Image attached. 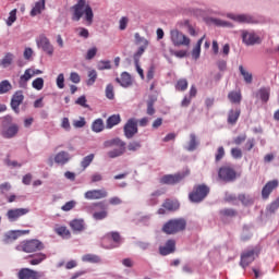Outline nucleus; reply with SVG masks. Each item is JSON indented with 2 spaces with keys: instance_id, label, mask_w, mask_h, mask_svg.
I'll return each mask as SVG.
<instances>
[{
  "instance_id": "obj_3",
  "label": "nucleus",
  "mask_w": 279,
  "mask_h": 279,
  "mask_svg": "<svg viewBox=\"0 0 279 279\" xmlns=\"http://www.w3.org/2000/svg\"><path fill=\"white\" fill-rule=\"evenodd\" d=\"M17 250L25 252L26 254H32L34 252H41V250H45V244L37 239L25 240L21 242Z\"/></svg>"
},
{
  "instance_id": "obj_26",
  "label": "nucleus",
  "mask_w": 279,
  "mask_h": 279,
  "mask_svg": "<svg viewBox=\"0 0 279 279\" xmlns=\"http://www.w3.org/2000/svg\"><path fill=\"white\" fill-rule=\"evenodd\" d=\"M70 228L74 232H83L85 228L84 219H74L70 222Z\"/></svg>"
},
{
  "instance_id": "obj_59",
  "label": "nucleus",
  "mask_w": 279,
  "mask_h": 279,
  "mask_svg": "<svg viewBox=\"0 0 279 279\" xmlns=\"http://www.w3.org/2000/svg\"><path fill=\"white\" fill-rule=\"evenodd\" d=\"M191 173V171H189V169H185L182 172H178L175 174V182H181V180H184V178H186V175H189Z\"/></svg>"
},
{
  "instance_id": "obj_57",
  "label": "nucleus",
  "mask_w": 279,
  "mask_h": 279,
  "mask_svg": "<svg viewBox=\"0 0 279 279\" xmlns=\"http://www.w3.org/2000/svg\"><path fill=\"white\" fill-rule=\"evenodd\" d=\"M112 69L110 61H99L98 63V71H106Z\"/></svg>"
},
{
  "instance_id": "obj_41",
  "label": "nucleus",
  "mask_w": 279,
  "mask_h": 279,
  "mask_svg": "<svg viewBox=\"0 0 279 279\" xmlns=\"http://www.w3.org/2000/svg\"><path fill=\"white\" fill-rule=\"evenodd\" d=\"M154 104H156V98H150L147 101L146 114H148L149 117H154V114H156V109L154 108Z\"/></svg>"
},
{
  "instance_id": "obj_1",
  "label": "nucleus",
  "mask_w": 279,
  "mask_h": 279,
  "mask_svg": "<svg viewBox=\"0 0 279 279\" xmlns=\"http://www.w3.org/2000/svg\"><path fill=\"white\" fill-rule=\"evenodd\" d=\"M72 21H80L82 16H85L86 25H93V19L95 14L93 13V8L86 0H78L76 4L72 7Z\"/></svg>"
},
{
  "instance_id": "obj_43",
  "label": "nucleus",
  "mask_w": 279,
  "mask_h": 279,
  "mask_svg": "<svg viewBox=\"0 0 279 279\" xmlns=\"http://www.w3.org/2000/svg\"><path fill=\"white\" fill-rule=\"evenodd\" d=\"M183 230H186V220L179 218L175 220V232H182Z\"/></svg>"
},
{
  "instance_id": "obj_39",
  "label": "nucleus",
  "mask_w": 279,
  "mask_h": 279,
  "mask_svg": "<svg viewBox=\"0 0 279 279\" xmlns=\"http://www.w3.org/2000/svg\"><path fill=\"white\" fill-rule=\"evenodd\" d=\"M47 259V255L44 253H38L37 255H35L31 260H29V265H40V263H43V260Z\"/></svg>"
},
{
  "instance_id": "obj_61",
  "label": "nucleus",
  "mask_w": 279,
  "mask_h": 279,
  "mask_svg": "<svg viewBox=\"0 0 279 279\" xmlns=\"http://www.w3.org/2000/svg\"><path fill=\"white\" fill-rule=\"evenodd\" d=\"M70 81H72L73 84H80L82 82V77L77 72L70 73Z\"/></svg>"
},
{
  "instance_id": "obj_12",
  "label": "nucleus",
  "mask_w": 279,
  "mask_h": 279,
  "mask_svg": "<svg viewBox=\"0 0 279 279\" xmlns=\"http://www.w3.org/2000/svg\"><path fill=\"white\" fill-rule=\"evenodd\" d=\"M278 184L279 182L277 179L268 181L262 190L263 199H269V196L271 195V193H274V191H276Z\"/></svg>"
},
{
  "instance_id": "obj_45",
  "label": "nucleus",
  "mask_w": 279,
  "mask_h": 279,
  "mask_svg": "<svg viewBox=\"0 0 279 279\" xmlns=\"http://www.w3.org/2000/svg\"><path fill=\"white\" fill-rule=\"evenodd\" d=\"M93 160H95V154L87 155L86 157L83 158L81 162V167L83 169L90 167V162H93Z\"/></svg>"
},
{
  "instance_id": "obj_62",
  "label": "nucleus",
  "mask_w": 279,
  "mask_h": 279,
  "mask_svg": "<svg viewBox=\"0 0 279 279\" xmlns=\"http://www.w3.org/2000/svg\"><path fill=\"white\" fill-rule=\"evenodd\" d=\"M220 215H223L225 217H236V210H234V209H222L220 211Z\"/></svg>"
},
{
  "instance_id": "obj_18",
  "label": "nucleus",
  "mask_w": 279,
  "mask_h": 279,
  "mask_svg": "<svg viewBox=\"0 0 279 279\" xmlns=\"http://www.w3.org/2000/svg\"><path fill=\"white\" fill-rule=\"evenodd\" d=\"M271 95V87H260L257 93L256 97L263 101V104H267L269 101V97Z\"/></svg>"
},
{
  "instance_id": "obj_22",
  "label": "nucleus",
  "mask_w": 279,
  "mask_h": 279,
  "mask_svg": "<svg viewBox=\"0 0 279 279\" xmlns=\"http://www.w3.org/2000/svg\"><path fill=\"white\" fill-rule=\"evenodd\" d=\"M175 45H177V47H180V46L191 47V38H189L186 35H184L180 32H177Z\"/></svg>"
},
{
  "instance_id": "obj_7",
  "label": "nucleus",
  "mask_w": 279,
  "mask_h": 279,
  "mask_svg": "<svg viewBox=\"0 0 279 279\" xmlns=\"http://www.w3.org/2000/svg\"><path fill=\"white\" fill-rule=\"evenodd\" d=\"M218 178L223 182H232V180H236V171L230 167H222L218 171Z\"/></svg>"
},
{
  "instance_id": "obj_35",
  "label": "nucleus",
  "mask_w": 279,
  "mask_h": 279,
  "mask_svg": "<svg viewBox=\"0 0 279 279\" xmlns=\"http://www.w3.org/2000/svg\"><path fill=\"white\" fill-rule=\"evenodd\" d=\"M228 99L231 104H241L243 96L241 95V92H230L228 94Z\"/></svg>"
},
{
  "instance_id": "obj_23",
  "label": "nucleus",
  "mask_w": 279,
  "mask_h": 279,
  "mask_svg": "<svg viewBox=\"0 0 279 279\" xmlns=\"http://www.w3.org/2000/svg\"><path fill=\"white\" fill-rule=\"evenodd\" d=\"M25 234H29V230H15V231H9L7 233V239L9 241H16V239L24 236Z\"/></svg>"
},
{
  "instance_id": "obj_13",
  "label": "nucleus",
  "mask_w": 279,
  "mask_h": 279,
  "mask_svg": "<svg viewBox=\"0 0 279 279\" xmlns=\"http://www.w3.org/2000/svg\"><path fill=\"white\" fill-rule=\"evenodd\" d=\"M29 213V209L27 208H15V209H9L7 213V217L9 221H16L20 219V217H23Z\"/></svg>"
},
{
  "instance_id": "obj_64",
  "label": "nucleus",
  "mask_w": 279,
  "mask_h": 279,
  "mask_svg": "<svg viewBox=\"0 0 279 279\" xmlns=\"http://www.w3.org/2000/svg\"><path fill=\"white\" fill-rule=\"evenodd\" d=\"M57 86H58V88H60V89L64 88V74L60 73V74L57 76Z\"/></svg>"
},
{
  "instance_id": "obj_53",
  "label": "nucleus",
  "mask_w": 279,
  "mask_h": 279,
  "mask_svg": "<svg viewBox=\"0 0 279 279\" xmlns=\"http://www.w3.org/2000/svg\"><path fill=\"white\" fill-rule=\"evenodd\" d=\"M141 147H142L141 142H136V141H133L128 145L129 151H138Z\"/></svg>"
},
{
  "instance_id": "obj_24",
  "label": "nucleus",
  "mask_w": 279,
  "mask_h": 279,
  "mask_svg": "<svg viewBox=\"0 0 279 279\" xmlns=\"http://www.w3.org/2000/svg\"><path fill=\"white\" fill-rule=\"evenodd\" d=\"M206 38V35H204L196 43V46L192 50V58L194 60H199V56L202 53V45L204 43V39Z\"/></svg>"
},
{
  "instance_id": "obj_8",
  "label": "nucleus",
  "mask_w": 279,
  "mask_h": 279,
  "mask_svg": "<svg viewBox=\"0 0 279 279\" xmlns=\"http://www.w3.org/2000/svg\"><path fill=\"white\" fill-rule=\"evenodd\" d=\"M254 260H256V251L254 250L244 251L241 254L240 265L241 267H243V269H245V267H250V265H252Z\"/></svg>"
},
{
  "instance_id": "obj_44",
  "label": "nucleus",
  "mask_w": 279,
  "mask_h": 279,
  "mask_svg": "<svg viewBox=\"0 0 279 279\" xmlns=\"http://www.w3.org/2000/svg\"><path fill=\"white\" fill-rule=\"evenodd\" d=\"M160 184H175V175L166 174L159 180Z\"/></svg>"
},
{
  "instance_id": "obj_32",
  "label": "nucleus",
  "mask_w": 279,
  "mask_h": 279,
  "mask_svg": "<svg viewBox=\"0 0 279 279\" xmlns=\"http://www.w3.org/2000/svg\"><path fill=\"white\" fill-rule=\"evenodd\" d=\"M229 19L232 21H236L238 23H252V16L241 14V15H234V14H229Z\"/></svg>"
},
{
  "instance_id": "obj_40",
  "label": "nucleus",
  "mask_w": 279,
  "mask_h": 279,
  "mask_svg": "<svg viewBox=\"0 0 279 279\" xmlns=\"http://www.w3.org/2000/svg\"><path fill=\"white\" fill-rule=\"evenodd\" d=\"M175 88L181 93H184V90L189 88V81L186 78H180L179 81H177Z\"/></svg>"
},
{
  "instance_id": "obj_49",
  "label": "nucleus",
  "mask_w": 279,
  "mask_h": 279,
  "mask_svg": "<svg viewBox=\"0 0 279 279\" xmlns=\"http://www.w3.org/2000/svg\"><path fill=\"white\" fill-rule=\"evenodd\" d=\"M223 156H226V149L223 148V146H219L215 155V161L219 162L223 159Z\"/></svg>"
},
{
  "instance_id": "obj_55",
  "label": "nucleus",
  "mask_w": 279,
  "mask_h": 279,
  "mask_svg": "<svg viewBox=\"0 0 279 279\" xmlns=\"http://www.w3.org/2000/svg\"><path fill=\"white\" fill-rule=\"evenodd\" d=\"M134 37H135L136 45H144V47H147V45H149V41H147V39L141 37V34L135 33Z\"/></svg>"
},
{
  "instance_id": "obj_30",
  "label": "nucleus",
  "mask_w": 279,
  "mask_h": 279,
  "mask_svg": "<svg viewBox=\"0 0 279 279\" xmlns=\"http://www.w3.org/2000/svg\"><path fill=\"white\" fill-rule=\"evenodd\" d=\"M105 129H106V125L104 124V120L101 118L96 119L92 123V130L96 134H99V132H104Z\"/></svg>"
},
{
  "instance_id": "obj_31",
  "label": "nucleus",
  "mask_w": 279,
  "mask_h": 279,
  "mask_svg": "<svg viewBox=\"0 0 279 279\" xmlns=\"http://www.w3.org/2000/svg\"><path fill=\"white\" fill-rule=\"evenodd\" d=\"M43 10H45V0H39L32 9L31 16H38V14H43Z\"/></svg>"
},
{
  "instance_id": "obj_47",
  "label": "nucleus",
  "mask_w": 279,
  "mask_h": 279,
  "mask_svg": "<svg viewBox=\"0 0 279 279\" xmlns=\"http://www.w3.org/2000/svg\"><path fill=\"white\" fill-rule=\"evenodd\" d=\"M95 82H97V71L90 70L88 72V80H87L86 84H87V86H93V84H95Z\"/></svg>"
},
{
  "instance_id": "obj_36",
  "label": "nucleus",
  "mask_w": 279,
  "mask_h": 279,
  "mask_svg": "<svg viewBox=\"0 0 279 279\" xmlns=\"http://www.w3.org/2000/svg\"><path fill=\"white\" fill-rule=\"evenodd\" d=\"M197 145H199V143L197 142V136H195V134H191L190 135V142L187 143V151H195L197 149Z\"/></svg>"
},
{
  "instance_id": "obj_6",
  "label": "nucleus",
  "mask_w": 279,
  "mask_h": 279,
  "mask_svg": "<svg viewBox=\"0 0 279 279\" xmlns=\"http://www.w3.org/2000/svg\"><path fill=\"white\" fill-rule=\"evenodd\" d=\"M135 134H138V121L134 118H131L124 124V136L126 138H134Z\"/></svg>"
},
{
  "instance_id": "obj_63",
  "label": "nucleus",
  "mask_w": 279,
  "mask_h": 279,
  "mask_svg": "<svg viewBox=\"0 0 279 279\" xmlns=\"http://www.w3.org/2000/svg\"><path fill=\"white\" fill-rule=\"evenodd\" d=\"M85 125H86V119H84L83 117H81L80 120L73 121L74 128H84Z\"/></svg>"
},
{
  "instance_id": "obj_58",
  "label": "nucleus",
  "mask_w": 279,
  "mask_h": 279,
  "mask_svg": "<svg viewBox=\"0 0 279 279\" xmlns=\"http://www.w3.org/2000/svg\"><path fill=\"white\" fill-rule=\"evenodd\" d=\"M74 208H75V201H70L61 207V210H63L64 213H69V210H73Z\"/></svg>"
},
{
  "instance_id": "obj_60",
  "label": "nucleus",
  "mask_w": 279,
  "mask_h": 279,
  "mask_svg": "<svg viewBox=\"0 0 279 279\" xmlns=\"http://www.w3.org/2000/svg\"><path fill=\"white\" fill-rule=\"evenodd\" d=\"M95 56H97V47H93V48L88 49L87 53L85 56V59L93 60V58H95Z\"/></svg>"
},
{
  "instance_id": "obj_21",
  "label": "nucleus",
  "mask_w": 279,
  "mask_h": 279,
  "mask_svg": "<svg viewBox=\"0 0 279 279\" xmlns=\"http://www.w3.org/2000/svg\"><path fill=\"white\" fill-rule=\"evenodd\" d=\"M116 82L120 84L123 88H129V86H132V76L128 72H123L121 74V77H117Z\"/></svg>"
},
{
  "instance_id": "obj_20",
  "label": "nucleus",
  "mask_w": 279,
  "mask_h": 279,
  "mask_svg": "<svg viewBox=\"0 0 279 279\" xmlns=\"http://www.w3.org/2000/svg\"><path fill=\"white\" fill-rule=\"evenodd\" d=\"M239 117H241V109H230L228 112L227 123L229 125H236Z\"/></svg>"
},
{
  "instance_id": "obj_54",
  "label": "nucleus",
  "mask_w": 279,
  "mask_h": 279,
  "mask_svg": "<svg viewBox=\"0 0 279 279\" xmlns=\"http://www.w3.org/2000/svg\"><path fill=\"white\" fill-rule=\"evenodd\" d=\"M231 156L235 160H240V158H243V151L241 148H231Z\"/></svg>"
},
{
  "instance_id": "obj_4",
  "label": "nucleus",
  "mask_w": 279,
  "mask_h": 279,
  "mask_svg": "<svg viewBox=\"0 0 279 279\" xmlns=\"http://www.w3.org/2000/svg\"><path fill=\"white\" fill-rule=\"evenodd\" d=\"M102 245L106 250H114L121 245V234L119 232H109L102 240Z\"/></svg>"
},
{
  "instance_id": "obj_16",
  "label": "nucleus",
  "mask_w": 279,
  "mask_h": 279,
  "mask_svg": "<svg viewBox=\"0 0 279 279\" xmlns=\"http://www.w3.org/2000/svg\"><path fill=\"white\" fill-rule=\"evenodd\" d=\"M71 160V155L68 151L61 150L54 156L56 165L64 167Z\"/></svg>"
},
{
  "instance_id": "obj_50",
  "label": "nucleus",
  "mask_w": 279,
  "mask_h": 279,
  "mask_svg": "<svg viewBox=\"0 0 279 279\" xmlns=\"http://www.w3.org/2000/svg\"><path fill=\"white\" fill-rule=\"evenodd\" d=\"M125 153V150L121 149V148H114L113 150H110L108 153L109 158H119V156H123V154Z\"/></svg>"
},
{
  "instance_id": "obj_15",
  "label": "nucleus",
  "mask_w": 279,
  "mask_h": 279,
  "mask_svg": "<svg viewBox=\"0 0 279 279\" xmlns=\"http://www.w3.org/2000/svg\"><path fill=\"white\" fill-rule=\"evenodd\" d=\"M175 252V240H168L165 245L159 246L160 256H169Z\"/></svg>"
},
{
  "instance_id": "obj_42",
  "label": "nucleus",
  "mask_w": 279,
  "mask_h": 279,
  "mask_svg": "<svg viewBox=\"0 0 279 279\" xmlns=\"http://www.w3.org/2000/svg\"><path fill=\"white\" fill-rule=\"evenodd\" d=\"M32 86L35 90H43V88H45V80L43 77H37L33 81Z\"/></svg>"
},
{
  "instance_id": "obj_2",
  "label": "nucleus",
  "mask_w": 279,
  "mask_h": 279,
  "mask_svg": "<svg viewBox=\"0 0 279 279\" xmlns=\"http://www.w3.org/2000/svg\"><path fill=\"white\" fill-rule=\"evenodd\" d=\"M210 193V187L206 184H196L194 185L192 192L189 194V199L193 204H199L201 202H204L205 197H208V194Z\"/></svg>"
},
{
  "instance_id": "obj_56",
  "label": "nucleus",
  "mask_w": 279,
  "mask_h": 279,
  "mask_svg": "<svg viewBox=\"0 0 279 279\" xmlns=\"http://www.w3.org/2000/svg\"><path fill=\"white\" fill-rule=\"evenodd\" d=\"M16 22V9H14V10H12L11 12H10V15H9V17H8V21H7V25L9 26V27H11V25L13 24V23H15Z\"/></svg>"
},
{
  "instance_id": "obj_29",
  "label": "nucleus",
  "mask_w": 279,
  "mask_h": 279,
  "mask_svg": "<svg viewBox=\"0 0 279 279\" xmlns=\"http://www.w3.org/2000/svg\"><path fill=\"white\" fill-rule=\"evenodd\" d=\"M173 201L166 199L162 207L158 209V215H167V211L171 213V210H173Z\"/></svg>"
},
{
  "instance_id": "obj_34",
  "label": "nucleus",
  "mask_w": 279,
  "mask_h": 279,
  "mask_svg": "<svg viewBox=\"0 0 279 279\" xmlns=\"http://www.w3.org/2000/svg\"><path fill=\"white\" fill-rule=\"evenodd\" d=\"M239 71L240 74L242 75L245 84H252L254 76L252 75V73L247 72V70H245V68H243V65L239 66Z\"/></svg>"
},
{
  "instance_id": "obj_38",
  "label": "nucleus",
  "mask_w": 279,
  "mask_h": 279,
  "mask_svg": "<svg viewBox=\"0 0 279 279\" xmlns=\"http://www.w3.org/2000/svg\"><path fill=\"white\" fill-rule=\"evenodd\" d=\"M11 89L12 84L10 83V81L4 80L0 82V95H5V93H10Z\"/></svg>"
},
{
  "instance_id": "obj_48",
  "label": "nucleus",
  "mask_w": 279,
  "mask_h": 279,
  "mask_svg": "<svg viewBox=\"0 0 279 279\" xmlns=\"http://www.w3.org/2000/svg\"><path fill=\"white\" fill-rule=\"evenodd\" d=\"M145 49H147V46H141L138 50L133 56L135 64H138L141 62V56L145 53Z\"/></svg>"
},
{
  "instance_id": "obj_46",
  "label": "nucleus",
  "mask_w": 279,
  "mask_h": 279,
  "mask_svg": "<svg viewBox=\"0 0 279 279\" xmlns=\"http://www.w3.org/2000/svg\"><path fill=\"white\" fill-rule=\"evenodd\" d=\"M238 199H240V202L244 205V206H251V204H254V199H252V197H250L248 195L245 194H240L238 196Z\"/></svg>"
},
{
  "instance_id": "obj_11",
  "label": "nucleus",
  "mask_w": 279,
  "mask_h": 279,
  "mask_svg": "<svg viewBox=\"0 0 279 279\" xmlns=\"http://www.w3.org/2000/svg\"><path fill=\"white\" fill-rule=\"evenodd\" d=\"M40 272L31 268H22L17 272L19 279H40Z\"/></svg>"
},
{
  "instance_id": "obj_51",
  "label": "nucleus",
  "mask_w": 279,
  "mask_h": 279,
  "mask_svg": "<svg viewBox=\"0 0 279 279\" xmlns=\"http://www.w3.org/2000/svg\"><path fill=\"white\" fill-rule=\"evenodd\" d=\"M106 97L107 99H114V86H112V84L107 85Z\"/></svg>"
},
{
  "instance_id": "obj_9",
  "label": "nucleus",
  "mask_w": 279,
  "mask_h": 279,
  "mask_svg": "<svg viewBox=\"0 0 279 279\" xmlns=\"http://www.w3.org/2000/svg\"><path fill=\"white\" fill-rule=\"evenodd\" d=\"M37 47L39 49H43L48 56H53V46L51 45V41H49V38H47L45 35L39 36L37 39Z\"/></svg>"
},
{
  "instance_id": "obj_37",
  "label": "nucleus",
  "mask_w": 279,
  "mask_h": 279,
  "mask_svg": "<svg viewBox=\"0 0 279 279\" xmlns=\"http://www.w3.org/2000/svg\"><path fill=\"white\" fill-rule=\"evenodd\" d=\"M54 232L63 239H71V231L66 227H58L54 229Z\"/></svg>"
},
{
  "instance_id": "obj_5",
  "label": "nucleus",
  "mask_w": 279,
  "mask_h": 279,
  "mask_svg": "<svg viewBox=\"0 0 279 279\" xmlns=\"http://www.w3.org/2000/svg\"><path fill=\"white\" fill-rule=\"evenodd\" d=\"M242 43L246 47H253L254 45H260L263 39L254 31H242Z\"/></svg>"
},
{
  "instance_id": "obj_52",
  "label": "nucleus",
  "mask_w": 279,
  "mask_h": 279,
  "mask_svg": "<svg viewBox=\"0 0 279 279\" xmlns=\"http://www.w3.org/2000/svg\"><path fill=\"white\" fill-rule=\"evenodd\" d=\"M128 23H130V19H128V16L121 17L119 21V29H121V32L128 29Z\"/></svg>"
},
{
  "instance_id": "obj_28",
  "label": "nucleus",
  "mask_w": 279,
  "mask_h": 279,
  "mask_svg": "<svg viewBox=\"0 0 279 279\" xmlns=\"http://www.w3.org/2000/svg\"><path fill=\"white\" fill-rule=\"evenodd\" d=\"M14 62V54L12 52H7L2 60H0V66L8 69Z\"/></svg>"
},
{
  "instance_id": "obj_14",
  "label": "nucleus",
  "mask_w": 279,
  "mask_h": 279,
  "mask_svg": "<svg viewBox=\"0 0 279 279\" xmlns=\"http://www.w3.org/2000/svg\"><path fill=\"white\" fill-rule=\"evenodd\" d=\"M23 99H25V96H23L22 90L16 92L11 99V108L14 110V112H16V114L20 112L19 108L21 104H23Z\"/></svg>"
},
{
  "instance_id": "obj_19",
  "label": "nucleus",
  "mask_w": 279,
  "mask_h": 279,
  "mask_svg": "<svg viewBox=\"0 0 279 279\" xmlns=\"http://www.w3.org/2000/svg\"><path fill=\"white\" fill-rule=\"evenodd\" d=\"M16 134H19V124H11L1 132V136H3V138H14Z\"/></svg>"
},
{
  "instance_id": "obj_25",
  "label": "nucleus",
  "mask_w": 279,
  "mask_h": 279,
  "mask_svg": "<svg viewBox=\"0 0 279 279\" xmlns=\"http://www.w3.org/2000/svg\"><path fill=\"white\" fill-rule=\"evenodd\" d=\"M161 230L165 234H175V219L167 221Z\"/></svg>"
},
{
  "instance_id": "obj_33",
  "label": "nucleus",
  "mask_w": 279,
  "mask_h": 279,
  "mask_svg": "<svg viewBox=\"0 0 279 279\" xmlns=\"http://www.w3.org/2000/svg\"><path fill=\"white\" fill-rule=\"evenodd\" d=\"M121 123V116L113 114L107 119V130H112L114 125H119Z\"/></svg>"
},
{
  "instance_id": "obj_27",
  "label": "nucleus",
  "mask_w": 279,
  "mask_h": 279,
  "mask_svg": "<svg viewBox=\"0 0 279 279\" xmlns=\"http://www.w3.org/2000/svg\"><path fill=\"white\" fill-rule=\"evenodd\" d=\"M82 262L97 265V264L101 263V257H99L96 254H85L82 256Z\"/></svg>"
},
{
  "instance_id": "obj_17",
  "label": "nucleus",
  "mask_w": 279,
  "mask_h": 279,
  "mask_svg": "<svg viewBox=\"0 0 279 279\" xmlns=\"http://www.w3.org/2000/svg\"><path fill=\"white\" fill-rule=\"evenodd\" d=\"M34 77V72H32V68L26 69L24 74L20 76L19 86L20 88H27V82Z\"/></svg>"
},
{
  "instance_id": "obj_10",
  "label": "nucleus",
  "mask_w": 279,
  "mask_h": 279,
  "mask_svg": "<svg viewBox=\"0 0 279 279\" xmlns=\"http://www.w3.org/2000/svg\"><path fill=\"white\" fill-rule=\"evenodd\" d=\"M85 199H106L108 197V191L101 190H89L84 194Z\"/></svg>"
}]
</instances>
